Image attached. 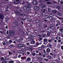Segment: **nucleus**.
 Here are the masks:
<instances>
[{
	"mask_svg": "<svg viewBox=\"0 0 63 63\" xmlns=\"http://www.w3.org/2000/svg\"><path fill=\"white\" fill-rule=\"evenodd\" d=\"M31 6V4L30 3L28 4V5L26 6H24V9L25 10L28 11L30 9V7Z\"/></svg>",
	"mask_w": 63,
	"mask_h": 63,
	"instance_id": "obj_1",
	"label": "nucleus"
},
{
	"mask_svg": "<svg viewBox=\"0 0 63 63\" xmlns=\"http://www.w3.org/2000/svg\"><path fill=\"white\" fill-rule=\"evenodd\" d=\"M15 34V31L13 30L10 31L9 32V34L10 36H13Z\"/></svg>",
	"mask_w": 63,
	"mask_h": 63,
	"instance_id": "obj_2",
	"label": "nucleus"
},
{
	"mask_svg": "<svg viewBox=\"0 0 63 63\" xmlns=\"http://www.w3.org/2000/svg\"><path fill=\"white\" fill-rule=\"evenodd\" d=\"M32 3L34 5H37L38 4V2H37V1L36 0H33L32 1Z\"/></svg>",
	"mask_w": 63,
	"mask_h": 63,
	"instance_id": "obj_3",
	"label": "nucleus"
},
{
	"mask_svg": "<svg viewBox=\"0 0 63 63\" xmlns=\"http://www.w3.org/2000/svg\"><path fill=\"white\" fill-rule=\"evenodd\" d=\"M4 15L0 13V18L1 19H3L4 18Z\"/></svg>",
	"mask_w": 63,
	"mask_h": 63,
	"instance_id": "obj_4",
	"label": "nucleus"
},
{
	"mask_svg": "<svg viewBox=\"0 0 63 63\" xmlns=\"http://www.w3.org/2000/svg\"><path fill=\"white\" fill-rule=\"evenodd\" d=\"M44 44L45 45H46L47 43V38H45L44 39Z\"/></svg>",
	"mask_w": 63,
	"mask_h": 63,
	"instance_id": "obj_5",
	"label": "nucleus"
},
{
	"mask_svg": "<svg viewBox=\"0 0 63 63\" xmlns=\"http://www.w3.org/2000/svg\"><path fill=\"white\" fill-rule=\"evenodd\" d=\"M34 9L35 10L38 11L40 10V7L38 6H36L34 7Z\"/></svg>",
	"mask_w": 63,
	"mask_h": 63,
	"instance_id": "obj_6",
	"label": "nucleus"
},
{
	"mask_svg": "<svg viewBox=\"0 0 63 63\" xmlns=\"http://www.w3.org/2000/svg\"><path fill=\"white\" fill-rule=\"evenodd\" d=\"M15 24L16 26H19V23H18V21H16L15 23Z\"/></svg>",
	"mask_w": 63,
	"mask_h": 63,
	"instance_id": "obj_7",
	"label": "nucleus"
},
{
	"mask_svg": "<svg viewBox=\"0 0 63 63\" xmlns=\"http://www.w3.org/2000/svg\"><path fill=\"white\" fill-rule=\"evenodd\" d=\"M15 12L16 15H19V14H20V12L18 10H17L15 11Z\"/></svg>",
	"mask_w": 63,
	"mask_h": 63,
	"instance_id": "obj_8",
	"label": "nucleus"
},
{
	"mask_svg": "<svg viewBox=\"0 0 63 63\" xmlns=\"http://www.w3.org/2000/svg\"><path fill=\"white\" fill-rule=\"evenodd\" d=\"M14 3L15 4H19V0H15L14 1Z\"/></svg>",
	"mask_w": 63,
	"mask_h": 63,
	"instance_id": "obj_9",
	"label": "nucleus"
},
{
	"mask_svg": "<svg viewBox=\"0 0 63 63\" xmlns=\"http://www.w3.org/2000/svg\"><path fill=\"white\" fill-rule=\"evenodd\" d=\"M57 11L56 10H53L52 11V13L54 14H56V13H57Z\"/></svg>",
	"mask_w": 63,
	"mask_h": 63,
	"instance_id": "obj_10",
	"label": "nucleus"
},
{
	"mask_svg": "<svg viewBox=\"0 0 63 63\" xmlns=\"http://www.w3.org/2000/svg\"><path fill=\"white\" fill-rule=\"evenodd\" d=\"M26 51L25 50H21V53H24L26 52Z\"/></svg>",
	"mask_w": 63,
	"mask_h": 63,
	"instance_id": "obj_11",
	"label": "nucleus"
},
{
	"mask_svg": "<svg viewBox=\"0 0 63 63\" xmlns=\"http://www.w3.org/2000/svg\"><path fill=\"white\" fill-rule=\"evenodd\" d=\"M50 28L51 29H55V27H54L53 25H51L50 26Z\"/></svg>",
	"mask_w": 63,
	"mask_h": 63,
	"instance_id": "obj_12",
	"label": "nucleus"
},
{
	"mask_svg": "<svg viewBox=\"0 0 63 63\" xmlns=\"http://www.w3.org/2000/svg\"><path fill=\"white\" fill-rule=\"evenodd\" d=\"M47 47H48L50 48V47H52V45H51V44H48L47 45Z\"/></svg>",
	"mask_w": 63,
	"mask_h": 63,
	"instance_id": "obj_13",
	"label": "nucleus"
},
{
	"mask_svg": "<svg viewBox=\"0 0 63 63\" xmlns=\"http://www.w3.org/2000/svg\"><path fill=\"white\" fill-rule=\"evenodd\" d=\"M8 60H7V61H6V60H5L4 61H2V63H7V62H8Z\"/></svg>",
	"mask_w": 63,
	"mask_h": 63,
	"instance_id": "obj_14",
	"label": "nucleus"
},
{
	"mask_svg": "<svg viewBox=\"0 0 63 63\" xmlns=\"http://www.w3.org/2000/svg\"><path fill=\"white\" fill-rule=\"evenodd\" d=\"M47 58H48V59H50L52 58V57L50 55L47 56Z\"/></svg>",
	"mask_w": 63,
	"mask_h": 63,
	"instance_id": "obj_15",
	"label": "nucleus"
},
{
	"mask_svg": "<svg viewBox=\"0 0 63 63\" xmlns=\"http://www.w3.org/2000/svg\"><path fill=\"white\" fill-rule=\"evenodd\" d=\"M41 11L43 12H47V11L45 9H43L41 10Z\"/></svg>",
	"mask_w": 63,
	"mask_h": 63,
	"instance_id": "obj_16",
	"label": "nucleus"
},
{
	"mask_svg": "<svg viewBox=\"0 0 63 63\" xmlns=\"http://www.w3.org/2000/svg\"><path fill=\"white\" fill-rule=\"evenodd\" d=\"M25 49L26 50H30V48H29V47H27V46H25Z\"/></svg>",
	"mask_w": 63,
	"mask_h": 63,
	"instance_id": "obj_17",
	"label": "nucleus"
},
{
	"mask_svg": "<svg viewBox=\"0 0 63 63\" xmlns=\"http://www.w3.org/2000/svg\"><path fill=\"white\" fill-rule=\"evenodd\" d=\"M57 14L59 16H62V14L61 13H60L59 12H58L57 13Z\"/></svg>",
	"mask_w": 63,
	"mask_h": 63,
	"instance_id": "obj_18",
	"label": "nucleus"
},
{
	"mask_svg": "<svg viewBox=\"0 0 63 63\" xmlns=\"http://www.w3.org/2000/svg\"><path fill=\"white\" fill-rule=\"evenodd\" d=\"M41 43H40V42H37L36 43V45H37V46H38L39 45H41Z\"/></svg>",
	"mask_w": 63,
	"mask_h": 63,
	"instance_id": "obj_19",
	"label": "nucleus"
},
{
	"mask_svg": "<svg viewBox=\"0 0 63 63\" xmlns=\"http://www.w3.org/2000/svg\"><path fill=\"white\" fill-rule=\"evenodd\" d=\"M56 54H53V55L52 56V57H53V58H55L56 57Z\"/></svg>",
	"mask_w": 63,
	"mask_h": 63,
	"instance_id": "obj_20",
	"label": "nucleus"
},
{
	"mask_svg": "<svg viewBox=\"0 0 63 63\" xmlns=\"http://www.w3.org/2000/svg\"><path fill=\"white\" fill-rule=\"evenodd\" d=\"M25 14H19V16H25Z\"/></svg>",
	"mask_w": 63,
	"mask_h": 63,
	"instance_id": "obj_21",
	"label": "nucleus"
},
{
	"mask_svg": "<svg viewBox=\"0 0 63 63\" xmlns=\"http://www.w3.org/2000/svg\"><path fill=\"white\" fill-rule=\"evenodd\" d=\"M26 57H21V59L24 60V59H25L26 58Z\"/></svg>",
	"mask_w": 63,
	"mask_h": 63,
	"instance_id": "obj_22",
	"label": "nucleus"
},
{
	"mask_svg": "<svg viewBox=\"0 0 63 63\" xmlns=\"http://www.w3.org/2000/svg\"><path fill=\"white\" fill-rule=\"evenodd\" d=\"M27 61H30L31 60V59L30 58H28L27 59Z\"/></svg>",
	"mask_w": 63,
	"mask_h": 63,
	"instance_id": "obj_23",
	"label": "nucleus"
},
{
	"mask_svg": "<svg viewBox=\"0 0 63 63\" xmlns=\"http://www.w3.org/2000/svg\"><path fill=\"white\" fill-rule=\"evenodd\" d=\"M47 51L48 52H50V49L49 48H48L47 49Z\"/></svg>",
	"mask_w": 63,
	"mask_h": 63,
	"instance_id": "obj_24",
	"label": "nucleus"
},
{
	"mask_svg": "<svg viewBox=\"0 0 63 63\" xmlns=\"http://www.w3.org/2000/svg\"><path fill=\"white\" fill-rule=\"evenodd\" d=\"M8 62L9 63H14V62L13 61H9Z\"/></svg>",
	"mask_w": 63,
	"mask_h": 63,
	"instance_id": "obj_25",
	"label": "nucleus"
},
{
	"mask_svg": "<svg viewBox=\"0 0 63 63\" xmlns=\"http://www.w3.org/2000/svg\"><path fill=\"white\" fill-rule=\"evenodd\" d=\"M25 46H22L21 47V48L22 49H24L25 48Z\"/></svg>",
	"mask_w": 63,
	"mask_h": 63,
	"instance_id": "obj_26",
	"label": "nucleus"
},
{
	"mask_svg": "<svg viewBox=\"0 0 63 63\" xmlns=\"http://www.w3.org/2000/svg\"><path fill=\"white\" fill-rule=\"evenodd\" d=\"M42 40L43 38H39L38 39V40L39 41H42Z\"/></svg>",
	"mask_w": 63,
	"mask_h": 63,
	"instance_id": "obj_27",
	"label": "nucleus"
},
{
	"mask_svg": "<svg viewBox=\"0 0 63 63\" xmlns=\"http://www.w3.org/2000/svg\"><path fill=\"white\" fill-rule=\"evenodd\" d=\"M56 40H59L61 39V37H57L56 38Z\"/></svg>",
	"mask_w": 63,
	"mask_h": 63,
	"instance_id": "obj_28",
	"label": "nucleus"
},
{
	"mask_svg": "<svg viewBox=\"0 0 63 63\" xmlns=\"http://www.w3.org/2000/svg\"><path fill=\"white\" fill-rule=\"evenodd\" d=\"M1 61H4V58L3 57H1L0 58Z\"/></svg>",
	"mask_w": 63,
	"mask_h": 63,
	"instance_id": "obj_29",
	"label": "nucleus"
},
{
	"mask_svg": "<svg viewBox=\"0 0 63 63\" xmlns=\"http://www.w3.org/2000/svg\"><path fill=\"white\" fill-rule=\"evenodd\" d=\"M5 18L6 22H7V21H8L9 20L8 19V17H6Z\"/></svg>",
	"mask_w": 63,
	"mask_h": 63,
	"instance_id": "obj_30",
	"label": "nucleus"
},
{
	"mask_svg": "<svg viewBox=\"0 0 63 63\" xmlns=\"http://www.w3.org/2000/svg\"><path fill=\"white\" fill-rule=\"evenodd\" d=\"M57 9H58L59 10V9H61V7L59 6H57L56 7Z\"/></svg>",
	"mask_w": 63,
	"mask_h": 63,
	"instance_id": "obj_31",
	"label": "nucleus"
},
{
	"mask_svg": "<svg viewBox=\"0 0 63 63\" xmlns=\"http://www.w3.org/2000/svg\"><path fill=\"white\" fill-rule=\"evenodd\" d=\"M14 47V45H11L9 46L10 47H11V48H12Z\"/></svg>",
	"mask_w": 63,
	"mask_h": 63,
	"instance_id": "obj_32",
	"label": "nucleus"
},
{
	"mask_svg": "<svg viewBox=\"0 0 63 63\" xmlns=\"http://www.w3.org/2000/svg\"><path fill=\"white\" fill-rule=\"evenodd\" d=\"M35 44V41H32L31 42V44Z\"/></svg>",
	"mask_w": 63,
	"mask_h": 63,
	"instance_id": "obj_33",
	"label": "nucleus"
},
{
	"mask_svg": "<svg viewBox=\"0 0 63 63\" xmlns=\"http://www.w3.org/2000/svg\"><path fill=\"white\" fill-rule=\"evenodd\" d=\"M56 22L57 23L59 24H60V22L59 21V20H57L56 21Z\"/></svg>",
	"mask_w": 63,
	"mask_h": 63,
	"instance_id": "obj_34",
	"label": "nucleus"
},
{
	"mask_svg": "<svg viewBox=\"0 0 63 63\" xmlns=\"http://www.w3.org/2000/svg\"><path fill=\"white\" fill-rule=\"evenodd\" d=\"M46 7V5H44L42 6H41V8H45Z\"/></svg>",
	"mask_w": 63,
	"mask_h": 63,
	"instance_id": "obj_35",
	"label": "nucleus"
},
{
	"mask_svg": "<svg viewBox=\"0 0 63 63\" xmlns=\"http://www.w3.org/2000/svg\"><path fill=\"white\" fill-rule=\"evenodd\" d=\"M6 44H7V45H9L11 44L8 41H6Z\"/></svg>",
	"mask_w": 63,
	"mask_h": 63,
	"instance_id": "obj_36",
	"label": "nucleus"
},
{
	"mask_svg": "<svg viewBox=\"0 0 63 63\" xmlns=\"http://www.w3.org/2000/svg\"><path fill=\"white\" fill-rule=\"evenodd\" d=\"M52 17H50L49 16H48V18H49L50 20L52 19Z\"/></svg>",
	"mask_w": 63,
	"mask_h": 63,
	"instance_id": "obj_37",
	"label": "nucleus"
},
{
	"mask_svg": "<svg viewBox=\"0 0 63 63\" xmlns=\"http://www.w3.org/2000/svg\"><path fill=\"white\" fill-rule=\"evenodd\" d=\"M23 39L22 38H20L19 40V41L20 42H22V40Z\"/></svg>",
	"mask_w": 63,
	"mask_h": 63,
	"instance_id": "obj_38",
	"label": "nucleus"
},
{
	"mask_svg": "<svg viewBox=\"0 0 63 63\" xmlns=\"http://www.w3.org/2000/svg\"><path fill=\"white\" fill-rule=\"evenodd\" d=\"M47 25H45V24H44V25H43V27L44 28H46V27H47Z\"/></svg>",
	"mask_w": 63,
	"mask_h": 63,
	"instance_id": "obj_39",
	"label": "nucleus"
},
{
	"mask_svg": "<svg viewBox=\"0 0 63 63\" xmlns=\"http://www.w3.org/2000/svg\"><path fill=\"white\" fill-rule=\"evenodd\" d=\"M45 61L46 62H47L48 61V59H44Z\"/></svg>",
	"mask_w": 63,
	"mask_h": 63,
	"instance_id": "obj_40",
	"label": "nucleus"
},
{
	"mask_svg": "<svg viewBox=\"0 0 63 63\" xmlns=\"http://www.w3.org/2000/svg\"><path fill=\"white\" fill-rule=\"evenodd\" d=\"M32 54L33 56H35V55H36V53H33Z\"/></svg>",
	"mask_w": 63,
	"mask_h": 63,
	"instance_id": "obj_41",
	"label": "nucleus"
},
{
	"mask_svg": "<svg viewBox=\"0 0 63 63\" xmlns=\"http://www.w3.org/2000/svg\"><path fill=\"white\" fill-rule=\"evenodd\" d=\"M8 5V6H9V8H12V5H11V4H9Z\"/></svg>",
	"mask_w": 63,
	"mask_h": 63,
	"instance_id": "obj_42",
	"label": "nucleus"
},
{
	"mask_svg": "<svg viewBox=\"0 0 63 63\" xmlns=\"http://www.w3.org/2000/svg\"><path fill=\"white\" fill-rule=\"evenodd\" d=\"M48 42H52V41L51 40H50V39H48Z\"/></svg>",
	"mask_w": 63,
	"mask_h": 63,
	"instance_id": "obj_43",
	"label": "nucleus"
},
{
	"mask_svg": "<svg viewBox=\"0 0 63 63\" xmlns=\"http://www.w3.org/2000/svg\"><path fill=\"white\" fill-rule=\"evenodd\" d=\"M63 28H61L59 30L60 31H61V32H62L63 31Z\"/></svg>",
	"mask_w": 63,
	"mask_h": 63,
	"instance_id": "obj_44",
	"label": "nucleus"
},
{
	"mask_svg": "<svg viewBox=\"0 0 63 63\" xmlns=\"http://www.w3.org/2000/svg\"><path fill=\"white\" fill-rule=\"evenodd\" d=\"M9 43H10V44H11V43H12L13 42V41L11 40H9Z\"/></svg>",
	"mask_w": 63,
	"mask_h": 63,
	"instance_id": "obj_45",
	"label": "nucleus"
},
{
	"mask_svg": "<svg viewBox=\"0 0 63 63\" xmlns=\"http://www.w3.org/2000/svg\"><path fill=\"white\" fill-rule=\"evenodd\" d=\"M41 47H43V48H45L46 47V46L44 45H42Z\"/></svg>",
	"mask_w": 63,
	"mask_h": 63,
	"instance_id": "obj_46",
	"label": "nucleus"
},
{
	"mask_svg": "<svg viewBox=\"0 0 63 63\" xmlns=\"http://www.w3.org/2000/svg\"><path fill=\"white\" fill-rule=\"evenodd\" d=\"M48 11L49 12H50V11H51V9H50V8H48Z\"/></svg>",
	"mask_w": 63,
	"mask_h": 63,
	"instance_id": "obj_47",
	"label": "nucleus"
},
{
	"mask_svg": "<svg viewBox=\"0 0 63 63\" xmlns=\"http://www.w3.org/2000/svg\"><path fill=\"white\" fill-rule=\"evenodd\" d=\"M9 54L10 55H11V54H13V53H12V52H9Z\"/></svg>",
	"mask_w": 63,
	"mask_h": 63,
	"instance_id": "obj_48",
	"label": "nucleus"
},
{
	"mask_svg": "<svg viewBox=\"0 0 63 63\" xmlns=\"http://www.w3.org/2000/svg\"><path fill=\"white\" fill-rule=\"evenodd\" d=\"M0 32L1 34H4V32L2 31H1Z\"/></svg>",
	"mask_w": 63,
	"mask_h": 63,
	"instance_id": "obj_49",
	"label": "nucleus"
},
{
	"mask_svg": "<svg viewBox=\"0 0 63 63\" xmlns=\"http://www.w3.org/2000/svg\"><path fill=\"white\" fill-rule=\"evenodd\" d=\"M44 24H42L41 23V24L40 27H44Z\"/></svg>",
	"mask_w": 63,
	"mask_h": 63,
	"instance_id": "obj_50",
	"label": "nucleus"
},
{
	"mask_svg": "<svg viewBox=\"0 0 63 63\" xmlns=\"http://www.w3.org/2000/svg\"><path fill=\"white\" fill-rule=\"evenodd\" d=\"M41 24H42V23H39L38 24V26L39 27H41Z\"/></svg>",
	"mask_w": 63,
	"mask_h": 63,
	"instance_id": "obj_51",
	"label": "nucleus"
},
{
	"mask_svg": "<svg viewBox=\"0 0 63 63\" xmlns=\"http://www.w3.org/2000/svg\"><path fill=\"white\" fill-rule=\"evenodd\" d=\"M5 60H6V61H7V60H8V58H7V57H5Z\"/></svg>",
	"mask_w": 63,
	"mask_h": 63,
	"instance_id": "obj_52",
	"label": "nucleus"
},
{
	"mask_svg": "<svg viewBox=\"0 0 63 63\" xmlns=\"http://www.w3.org/2000/svg\"><path fill=\"white\" fill-rule=\"evenodd\" d=\"M51 40L52 41H53L54 40V37H52L51 38Z\"/></svg>",
	"mask_w": 63,
	"mask_h": 63,
	"instance_id": "obj_53",
	"label": "nucleus"
},
{
	"mask_svg": "<svg viewBox=\"0 0 63 63\" xmlns=\"http://www.w3.org/2000/svg\"><path fill=\"white\" fill-rule=\"evenodd\" d=\"M39 2L40 3H42V2H43V1L42 0H40Z\"/></svg>",
	"mask_w": 63,
	"mask_h": 63,
	"instance_id": "obj_54",
	"label": "nucleus"
},
{
	"mask_svg": "<svg viewBox=\"0 0 63 63\" xmlns=\"http://www.w3.org/2000/svg\"><path fill=\"white\" fill-rule=\"evenodd\" d=\"M38 59H39L40 60H41L42 58H41L40 57H38Z\"/></svg>",
	"mask_w": 63,
	"mask_h": 63,
	"instance_id": "obj_55",
	"label": "nucleus"
},
{
	"mask_svg": "<svg viewBox=\"0 0 63 63\" xmlns=\"http://www.w3.org/2000/svg\"><path fill=\"white\" fill-rule=\"evenodd\" d=\"M44 53H45V54H48V52L46 51Z\"/></svg>",
	"mask_w": 63,
	"mask_h": 63,
	"instance_id": "obj_56",
	"label": "nucleus"
},
{
	"mask_svg": "<svg viewBox=\"0 0 63 63\" xmlns=\"http://www.w3.org/2000/svg\"><path fill=\"white\" fill-rule=\"evenodd\" d=\"M16 38H17L18 39H19L20 38V36L17 37Z\"/></svg>",
	"mask_w": 63,
	"mask_h": 63,
	"instance_id": "obj_57",
	"label": "nucleus"
},
{
	"mask_svg": "<svg viewBox=\"0 0 63 63\" xmlns=\"http://www.w3.org/2000/svg\"><path fill=\"white\" fill-rule=\"evenodd\" d=\"M25 19L24 18H22L21 19V20H23V21H24V20H25Z\"/></svg>",
	"mask_w": 63,
	"mask_h": 63,
	"instance_id": "obj_58",
	"label": "nucleus"
},
{
	"mask_svg": "<svg viewBox=\"0 0 63 63\" xmlns=\"http://www.w3.org/2000/svg\"><path fill=\"white\" fill-rule=\"evenodd\" d=\"M42 47L41 46V47H39L38 48V49L39 50H40V49H42Z\"/></svg>",
	"mask_w": 63,
	"mask_h": 63,
	"instance_id": "obj_59",
	"label": "nucleus"
},
{
	"mask_svg": "<svg viewBox=\"0 0 63 63\" xmlns=\"http://www.w3.org/2000/svg\"><path fill=\"white\" fill-rule=\"evenodd\" d=\"M58 41L59 42V43H60L61 42V40H59Z\"/></svg>",
	"mask_w": 63,
	"mask_h": 63,
	"instance_id": "obj_60",
	"label": "nucleus"
},
{
	"mask_svg": "<svg viewBox=\"0 0 63 63\" xmlns=\"http://www.w3.org/2000/svg\"><path fill=\"white\" fill-rule=\"evenodd\" d=\"M43 20H44V21H45V22H47V20L45 19H44Z\"/></svg>",
	"mask_w": 63,
	"mask_h": 63,
	"instance_id": "obj_61",
	"label": "nucleus"
},
{
	"mask_svg": "<svg viewBox=\"0 0 63 63\" xmlns=\"http://www.w3.org/2000/svg\"><path fill=\"white\" fill-rule=\"evenodd\" d=\"M42 55V54L41 53V52H40L39 54H38V55Z\"/></svg>",
	"mask_w": 63,
	"mask_h": 63,
	"instance_id": "obj_62",
	"label": "nucleus"
},
{
	"mask_svg": "<svg viewBox=\"0 0 63 63\" xmlns=\"http://www.w3.org/2000/svg\"><path fill=\"white\" fill-rule=\"evenodd\" d=\"M48 16H45V18H48Z\"/></svg>",
	"mask_w": 63,
	"mask_h": 63,
	"instance_id": "obj_63",
	"label": "nucleus"
},
{
	"mask_svg": "<svg viewBox=\"0 0 63 63\" xmlns=\"http://www.w3.org/2000/svg\"><path fill=\"white\" fill-rule=\"evenodd\" d=\"M55 26L56 27H57L58 26V23H57L56 24Z\"/></svg>",
	"mask_w": 63,
	"mask_h": 63,
	"instance_id": "obj_64",
	"label": "nucleus"
}]
</instances>
